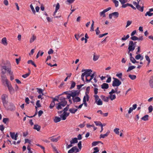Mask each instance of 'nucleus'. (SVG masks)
I'll list each match as a JSON object with an SVG mask.
<instances>
[{"label": "nucleus", "mask_w": 153, "mask_h": 153, "mask_svg": "<svg viewBox=\"0 0 153 153\" xmlns=\"http://www.w3.org/2000/svg\"><path fill=\"white\" fill-rule=\"evenodd\" d=\"M94 123L97 126H101L102 125L101 123L100 122L94 121Z\"/></svg>", "instance_id": "48"}, {"label": "nucleus", "mask_w": 153, "mask_h": 153, "mask_svg": "<svg viewBox=\"0 0 153 153\" xmlns=\"http://www.w3.org/2000/svg\"><path fill=\"white\" fill-rule=\"evenodd\" d=\"M1 42L4 45H7V39L6 37H4L1 40Z\"/></svg>", "instance_id": "19"}, {"label": "nucleus", "mask_w": 153, "mask_h": 153, "mask_svg": "<svg viewBox=\"0 0 153 153\" xmlns=\"http://www.w3.org/2000/svg\"><path fill=\"white\" fill-rule=\"evenodd\" d=\"M70 142L71 144L77 143H78L77 139L76 137L72 138V140Z\"/></svg>", "instance_id": "17"}, {"label": "nucleus", "mask_w": 153, "mask_h": 153, "mask_svg": "<svg viewBox=\"0 0 153 153\" xmlns=\"http://www.w3.org/2000/svg\"><path fill=\"white\" fill-rule=\"evenodd\" d=\"M132 22L131 21H128L127 22L126 25V28L128 26L130 25L131 24Z\"/></svg>", "instance_id": "49"}, {"label": "nucleus", "mask_w": 153, "mask_h": 153, "mask_svg": "<svg viewBox=\"0 0 153 153\" xmlns=\"http://www.w3.org/2000/svg\"><path fill=\"white\" fill-rule=\"evenodd\" d=\"M129 37V36L128 34L126 35V36H123V37L121 38V40L122 41H125Z\"/></svg>", "instance_id": "34"}, {"label": "nucleus", "mask_w": 153, "mask_h": 153, "mask_svg": "<svg viewBox=\"0 0 153 153\" xmlns=\"http://www.w3.org/2000/svg\"><path fill=\"white\" fill-rule=\"evenodd\" d=\"M149 82L150 86L151 88H153V76L150 77Z\"/></svg>", "instance_id": "16"}, {"label": "nucleus", "mask_w": 153, "mask_h": 153, "mask_svg": "<svg viewBox=\"0 0 153 153\" xmlns=\"http://www.w3.org/2000/svg\"><path fill=\"white\" fill-rule=\"evenodd\" d=\"M90 87L89 86H88L86 89V92H85V97H86L87 101H88L89 100V96L88 95V94L89 93V92L90 91Z\"/></svg>", "instance_id": "12"}, {"label": "nucleus", "mask_w": 153, "mask_h": 153, "mask_svg": "<svg viewBox=\"0 0 153 153\" xmlns=\"http://www.w3.org/2000/svg\"><path fill=\"white\" fill-rule=\"evenodd\" d=\"M10 136L13 139H14V137L15 136V132H10Z\"/></svg>", "instance_id": "47"}, {"label": "nucleus", "mask_w": 153, "mask_h": 153, "mask_svg": "<svg viewBox=\"0 0 153 153\" xmlns=\"http://www.w3.org/2000/svg\"><path fill=\"white\" fill-rule=\"evenodd\" d=\"M95 102L98 105H101L102 104V102L100 99L96 101Z\"/></svg>", "instance_id": "30"}, {"label": "nucleus", "mask_w": 153, "mask_h": 153, "mask_svg": "<svg viewBox=\"0 0 153 153\" xmlns=\"http://www.w3.org/2000/svg\"><path fill=\"white\" fill-rule=\"evenodd\" d=\"M30 7L33 13L35 14L36 13V11L32 4L30 5Z\"/></svg>", "instance_id": "42"}, {"label": "nucleus", "mask_w": 153, "mask_h": 153, "mask_svg": "<svg viewBox=\"0 0 153 153\" xmlns=\"http://www.w3.org/2000/svg\"><path fill=\"white\" fill-rule=\"evenodd\" d=\"M113 2L115 4V6L117 7L119 5V2L116 0H112Z\"/></svg>", "instance_id": "36"}, {"label": "nucleus", "mask_w": 153, "mask_h": 153, "mask_svg": "<svg viewBox=\"0 0 153 153\" xmlns=\"http://www.w3.org/2000/svg\"><path fill=\"white\" fill-rule=\"evenodd\" d=\"M131 39L133 40L136 41L138 40V38L135 36H133L131 37Z\"/></svg>", "instance_id": "50"}, {"label": "nucleus", "mask_w": 153, "mask_h": 153, "mask_svg": "<svg viewBox=\"0 0 153 153\" xmlns=\"http://www.w3.org/2000/svg\"><path fill=\"white\" fill-rule=\"evenodd\" d=\"M101 98L105 102H108L109 100V97H106L104 96L101 95Z\"/></svg>", "instance_id": "18"}, {"label": "nucleus", "mask_w": 153, "mask_h": 153, "mask_svg": "<svg viewBox=\"0 0 153 153\" xmlns=\"http://www.w3.org/2000/svg\"><path fill=\"white\" fill-rule=\"evenodd\" d=\"M65 98L63 97H61L60 100L61 101L56 105V108L57 109H61L62 107H64L67 104V102L65 100Z\"/></svg>", "instance_id": "2"}, {"label": "nucleus", "mask_w": 153, "mask_h": 153, "mask_svg": "<svg viewBox=\"0 0 153 153\" xmlns=\"http://www.w3.org/2000/svg\"><path fill=\"white\" fill-rule=\"evenodd\" d=\"M94 153H96L99 151L98 148L97 147H94Z\"/></svg>", "instance_id": "63"}, {"label": "nucleus", "mask_w": 153, "mask_h": 153, "mask_svg": "<svg viewBox=\"0 0 153 153\" xmlns=\"http://www.w3.org/2000/svg\"><path fill=\"white\" fill-rule=\"evenodd\" d=\"M111 9V7H109L104 10L103 11L101 12L100 13V16H102L103 17H105V13L110 10Z\"/></svg>", "instance_id": "9"}, {"label": "nucleus", "mask_w": 153, "mask_h": 153, "mask_svg": "<svg viewBox=\"0 0 153 153\" xmlns=\"http://www.w3.org/2000/svg\"><path fill=\"white\" fill-rule=\"evenodd\" d=\"M101 88L102 89H108L109 87V86L108 84L106 83H103L102 85H101Z\"/></svg>", "instance_id": "15"}, {"label": "nucleus", "mask_w": 153, "mask_h": 153, "mask_svg": "<svg viewBox=\"0 0 153 153\" xmlns=\"http://www.w3.org/2000/svg\"><path fill=\"white\" fill-rule=\"evenodd\" d=\"M136 7L139 11L142 12L143 10V7H141L139 4L137 5Z\"/></svg>", "instance_id": "21"}, {"label": "nucleus", "mask_w": 153, "mask_h": 153, "mask_svg": "<svg viewBox=\"0 0 153 153\" xmlns=\"http://www.w3.org/2000/svg\"><path fill=\"white\" fill-rule=\"evenodd\" d=\"M9 120L8 118H5L3 119V122L4 123L7 124V123H8Z\"/></svg>", "instance_id": "38"}, {"label": "nucleus", "mask_w": 153, "mask_h": 153, "mask_svg": "<svg viewBox=\"0 0 153 153\" xmlns=\"http://www.w3.org/2000/svg\"><path fill=\"white\" fill-rule=\"evenodd\" d=\"M4 65H1V73L2 74H5L6 73V71L8 72L10 75H13V72L11 71V66L9 62H7L6 64H5Z\"/></svg>", "instance_id": "1"}, {"label": "nucleus", "mask_w": 153, "mask_h": 153, "mask_svg": "<svg viewBox=\"0 0 153 153\" xmlns=\"http://www.w3.org/2000/svg\"><path fill=\"white\" fill-rule=\"evenodd\" d=\"M109 98L111 100H113L116 99V97L115 95L111 94L110 95Z\"/></svg>", "instance_id": "28"}, {"label": "nucleus", "mask_w": 153, "mask_h": 153, "mask_svg": "<svg viewBox=\"0 0 153 153\" xmlns=\"http://www.w3.org/2000/svg\"><path fill=\"white\" fill-rule=\"evenodd\" d=\"M94 97L95 98V102L100 99L99 98V97L97 95H94Z\"/></svg>", "instance_id": "56"}, {"label": "nucleus", "mask_w": 153, "mask_h": 153, "mask_svg": "<svg viewBox=\"0 0 153 153\" xmlns=\"http://www.w3.org/2000/svg\"><path fill=\"white\" fill-rule=\"evenodd\" d=\"M145 57L146 60L148 61V64H149L150 62V60L149 56H148L146 55L145 56Z\"/></svg>", "instance_id": "52"}, {"label": "nucleus", "mask_w": 153, "mask_h": 153, "mask_svg": "<svg viewBox=\"0 0 153 153\" xmlns=\"http://www.w3.org/2000/svg\"><path fill=\"white\" fill-rule=\"evenodd\" d=\"M73 148H74V152L75 151L76 152L75 153H77L79 152V149L76 146H74Z\"/></svg>", "instance_id": "55"}, {"label": "nucleus", "mask_w": 153, "mask_h": 153, "mask_svg": "<svg viewBox=\"0 0 153 153\" xmlns=\"http://www.w3.org/2000/svg\"><path fill=\"white\" fill-rule=\"evenodd\" d=\"M30 72L25 74H24L22 75V77L25 78H26L30 75Z\"/></svg>", "instance_id": "53"}, {"label": "nucleus", "mask_w": 153, "mask_h": 153, "mask_svg": "<svg viewBox=\"0 0 153 153\" xmlns=\"http://www.w3.org/2000/svg\"><path fill=\"white\" fill-rule=\"evenodd\" d=\"M117 76L119 78L121 79V80L123 81L124 80V79H123L122 78V73H120L119 74H116Z\"/></svg>", "instance_id": "33"}, {"label": "nucleus", "mask_w": 153, "mask_h": 153, "mask_svg": "<svg viewBox=\"0 0 153 153\" xmlns=\"http://www.w3.org/2000/svg\"><path fill=\"white\" fill-rule=\"evenodd\" d=\"M110 132L109 130H108L106 134H101L100 135V138H104L105 137H107L109 134Z\"/></svg>", "instance_id": "13"}, {"label": "nucleus", "mask_w": 153, "mask_h": 153, "mask_svg": "<svg viewBox=\"0 0 153 153\" xmlns=\"http://www.w3.org/2000/svg\"><path fill=\"white\" fill-rule=\"evenodd\" d=\"M119 1L122 4H124L128 1V0H119Z\"/></svg>", "instance_id": "51"}, {"label": "nucleus", "mask_w": 153, "mask_h": 153, "mask_svg": "<svg viewBox=\"0 0 153 153\" xmlns=\"http://www.w3.org/2000/svg\"><path fill=\"white\" fill-rule=\"evenodd\" d=\"M149 115H146L141 118V119L144 121H147L148 120Z\"/></svg>", "instance_id": "32"}, {"label": "nucleus", "mask_w": 153, "mask_h": 153, "mask_svg": "<svg viewBox=\"0 0 153 153\" xmlns=\"http://www.w3.org/2000/svg\"><path fill=\"white\" fill-rule=\"evenodd\" d=\"M152 15H153V13H151V12L149 11L147 12L145 14V16H146L148 15L149 16H151Z\"/></svg>", "instance_id": "44"}, {"label": "nucleus", "mask_w": 153, "mask_h": 153, "mask_svg": "<svg viewBox=\"0 0 153 153\" xmlns=\"http://www.w3.org/2000/svg\"><path fill=\"white\" fill-rule=\"evenodd\" d=\"M1 99L4 106V107L8 103V96L5 94L2 95L1 96Z\"/></svg>", "instance_id": "6"}, {"label": "nucleus", "mask_w": 153, "mask_h": 153, "mask_svg": "<svg viewBox=\"0 0 153 153\" xmlns=\"http://www.w3.org/2000/svg\"><path fill=\"white\" fill-rule=\"evenodd\" d=\"M75 0H67L65 1L67 4H69L73 3Z\"/></svg>", "instance_id": "37"}, {"label": "nucleus", "mask_w": 153, "mask_h": 153, "mask_svg": "<svg viewBox=\"0 0 153 153\" xmlns=\"http://www.w3.org/2000/svg\"><path fill=\"white\" fill-rule=\"evenodd\" d=\"M130 59V61L132 63H135L136 62H137V61L133 57H131Z\"/></svg>", "instance_id": "43"}, {"label": "nucleus", "mask_w": 153, "mask_h": 153, "mask_svg": "<svg viewBox=\"0 0 153 153\" xmlns=\"http://www.w3.org/2000/svg\"><path fill=\"white\" fill-rule=\"evenodd\" d=\"M1 81L4 85L5 86L8 84L10 82L7 79L6 76L4 75V74H2L1 73Z\"/></svg>", "instance_id": "4"}, {"label": "nucleus", "mask_w": 153, "mask_h": 153, "mask_svg": "<svg viewBox=\"0 0 153 153\" xmlns=\"http://www.w3.org/2000/svg\"><path fill=\"white\" fill-rule=\"evenodd\" d=\"M74 152V148L72 147L68 151V153H73Z\"/></svg>", "instance_id": "64"}, {"label": "nucleus", "mask_w": 153, "mask_h": 153, "mask_svg": "<svg viewBox=\"0 0 153 153\" xmlns=\"http://www.w3.org/2000/svg\"><path fill=\"white\" fill-rule=\"evenodd\" d=\"M113 16H115L116 17H118L119 16V13L118 12H115L112 13Z\"/></svg>", "instance_id": "54"}, {"label": "nucleus", "mask_w": 153, "mask_h": 153, "mask_svg": "<svg viewBox=\"0 0 153 153\" xmlns=\"http://www.w3.org/2000/svg\"><path fill=\"white\" fill-rule=\"evenodd\" d=\"M119 129L118 128H116L114 129V132L117 134H119L120 132L119 131Z\"/></svg>", "instance_id": "45"}, {"label": "nucleus", "mask_w": 153, "mask_h": 153, "mask_svg": "<svg viewBox=\"0 0 153 153\" xmlns=\"http://www.w3.org/2000/svg\"><path fill=\"white\" fill-rule=\"evenodd\" d=\"M128 77L132 80H134L136 78V76L135 75L129 74Z\"/></svg>", "instance_id": "29"}, {"label": "nucleus", "mask_w": 153, "mask_h": 153, "mask_svg": "<svg viewBox=\"0 0 153 153\" xmlns=\"http://www.w3.org/2000/svg\"><path fill=\"white\" fill-rule=\"evenodd\" d=\"M55 103L54 101H52L49 107L51 109L52 108L55 106Z\"/></svg>", "instance_id": "46"}, {"label": "nucleus", "mask_w": 153, "mask_h": 153, "mask_svg": "<svg viewBox=\"0 0 153 153\" xmlns=\"http://www.w3.org/2000/svg\"><path fill=\"white\" fill-rule=\"evenodd\" d=\"M136 68V67L135 66L132 65L131 66H130L128 68V69L127 70V72H128Z\"/></svg>", "instance_id": "26"}, {"label": "nucleus", "mask_w": 153, "mask_h": 153, "mask_svg": "<svg viewBox=\"0 0 153 153\" xmlns=\"http://www.w3.org/2000/svg\"><path fill=\"white\" fill-rule=\"evenodd\" d=\"M27 63L28 64H31L32 65H33L35 67H36V65L34 63V62L32 61V60H29L27 61Z\"/></svg>", "instance_id": "31"}, {"label": "nucleus", "mask_w": 153, "mask_h": 153, "mask_svg": "<svg viewBox=\"0 0 153 153\" xmlns=\"http://www.w3.org/2000/svg\"><path fill=\"white\" fill-rule=\"evenodd\" d=\"M99 56L95 55V54H94L93 60L94 61H97L99 58Z\"/></svg>", "instance_id": "39"}, {"label": "nucleus", "mask_w": 153, "mask_h": 153, "mask_svg": "<svg viewBox=\"0 0 153 153\" xmlns=\"http://www.w3.org/2000/svg\"><path fill=\"white\" fill-rule=\"evenodd\" d=\"M135 45H134V43L132 41H130L129 42L128 50L129 53L130 51H133L135 49Z\"/></svg>", "instance_id": "5"}, {"label": "nucleus", "mask_w": 153, "mask_h": 153, "mask_svg": "<svg viewBox=\"0 0 153 153\" xmlns=\"http://www.w3.org/2000/svg\"><path fill=\"white\" fill-rule=\"evenodd\" d=\"M33 128L39 131L40 129V127L38 125H35L34 126Z\"/></svg>", "instance_id": "27"}, {"label": "nucleus", "mask_w": 153, "mask_h": 153, "mask_svg": "<svg viewBox=\"0 0 153 153\" xmlns=\"http://www.w3.org/2000/svg\"><path fill=\"white\" fill-rule=\"evenodd\" d=\"M99 27H97L95 30V31L96 32V34L97 35H99L100 33V31L99 30Z\"/></svg>", "instance_id": "59"}, {"label": "nucleus", "mask_w": 153, "mask_h": 153, "mask_svg": "<svg viewBox=\"0 0 153 153\" xmlns=\"http://www.w3.org/2000/svg\"><path fill=\"white\" fill-rule=\"evenodd\" d=\"M36 105L38 107H40L41 106L40 104V101L39 100H37L36 103Z\"/></svg>", "instance_id": "57"}, {"label": "nucleus", "mask_w": 153, "mask_h": 153, "mask_svg": "<svg viewBox=\"0 0 153 153\" xmlns=\"http://www.w3.org/2000/svg\"><path fill=\"white\" fill-rule=\"evenodd\" d=\"M69 105H67L66 107L65 108L63 109L64 112H66L67 111L69 108Z\"/></svg>", "instance_id": "60"}, {"label": "nucleus", "mask_w": 153, "mask_h": 153, "mask_svg": "<svg viewBox=\"0 0 153 153\" xmlns=\"http://www.w3.org/2000/svg\"><path fill=\"white\" fill-rule=\"evenodd\" d=\"M114 79L112 82V85L113 87H118L121 84V82L118 79L113 77Z\"/></svg>", "instance_id": "7"}, {"label": "nucleus", "mask_w": 153, "mask_h": 153, "mask_svg": "<svg viewBox=\"0 0 153 153\" xmlns=\"http://www.w3.org/2000/svg\"><path fill=\"white\" fill-rule=\"evenodd\" d=\"M4 107L7 110H9L12 111L15 109V107L13 104L12 103H9L8 105L7 104V105L4 106Z\"/></svg>", "instance_id": "8"}, {"label": "nucleus", "mask_w": 153, "mask_h": 153, "mask_svg": "<svg viewBox=\"0 0 153 153\" xmlns=\"http://www.w3.org/2000/svg\"><path fill=\"white\" fill-rule=\"evenodd\" d=\"M61 120L60 117H55V119H54V121L55 123L59 122Z\"/></svg>", "instance_id": "25"}, {"label": "nucleus", "mask_w": 153, "mask_h": 153, "mask_svg": "<svg viewBox=\"0 0 153 153\" xmlns=\"http://www.w3.org/2000/svg\"><path fill=\"white\" fill-rule=\"evenodd\" d=\"M71 94V96L72 97V98L76 97V96H78L80 94V91L77 90L74 91H70Z\"/></svg>", "instance_id": "10"}, {"label": "nucleus", "mask_w": 153, "mask_h": 153, "mask_svg": "<svg viewBox=\"0 0 153 153\" xmlns=\"http://www.w3.org/2000/svg\"><path fill=\"white\" fill-rule=\"evenodd\" d=\"M60 7L59 4V3H57L56 4L55 8V12H57L58 10L59 9Z\"/></svg>", "instance_id": "40"}, {"label": "nucleus", "mask_w": 153, "mask_h": 153, "mask_svg": "<svg viewBox=\"0 0 153 153\" xmlns=\"http://www.w3.org/2000/svg\"><path fill=\"white\" fill-rule=\"evenodd\" d=\"M60 117L61 118H62V120H65L66 119L67 117L66 116L65 114L63 113L60 116Z\"/></svg>", "instance_id": "35"}, {"label": "nucleus", "mask_w": 153, "mask_h": 153, "mask_svg": "<svg viewBox=\"0 0 153 153\" xmlns=\"http://www.w3.org/2000/svg\"><path fill=\"white\" fill-rule=\"evenodd\" d=\"M81 143H82L81 141H79V142L78 143V147L80 149H81L82 148Z\"/></svg>", "instance_id": "62"}, {"label": "nucleus", "mask_w": 153, "mask_h": 153, "mask_svg": "<svg viewBox=\"0 0 153 153\" xmlns=\"http://www.w3.org/2000/svg\"><path fill=\"white\" fill-rule=\"evenodd\" d=\"M92 71L91 69H82V72H83L82 74H83L84 76L85 77V79H87V78L91 76Z\"/></svg>", "instance_id": "3"}, {"label": "nucleus", "mask_w": 153, "mask_h": 153, "mask_svg": "<svg viewBox=\"0 0 153 153\" xmlns=\"http://www.w3.org/2000/svg\"><path fill=\"white\" fill-rule=\"evenodd\" d=\"M72 99L74 102H79L81 101L80 98L78 97H73Z\"/></svg>", "instance_id": "14"}, {"label": "nucleus", "mask_w": 153, "mask_h": 153, "mask_svg": "<svg viewBox=\"0 0 153 153\" xmlns=\"http://www.w3.org/2000/svg\"><path fill=\"white\" fill-rule=\"evenodd\" d=\"M149 111V113L151 112L153 110V107L152 105H150L148 108Z\"/></svg>", "instance_id": "61"}, {"label": "nucleus", "mask_w": 153, "mask_h": 153, "mask_svg": "<svg viewBox=\"0 0 153 153\" xmlns=\"http://www.w3.org/2000/svg\"><path fill=\"white\" fill-rule=\"evenodd\" d=\"M50 140L51 141H52L54 142H56L58 141L59 139V137L55 138H52V137H50Z\"/></svg>", "instance_id": "24"}, {"label": "nucleus", "mask_w": 153, "mask_h": 153, "mask_svg": "<svg viewBox=\"0 0 153 153\" xmlns=\"http://www.w3.org/2000/svg\"><path fill=\"white\" fill-rule=\"evenodd\" d=\"M130 4L127 3L122 4V7L123 8H126L128 6H129Z\"/></svg>", "instance_id": "58"}, {"label": "nucleus", "mask_w": 153, "mask_h": 153, "mask_svg": "<svg viewBox=\"0 0 153 153\" xmlns=\"http://www.w3.org/2000/svg\"><path fill=\"white\" fill-rule=\"evenodd\" d=\"M6 86L7 87L8 90L9 91L10 93L11 94L13 93L14 91V89L12 87L10 83V82Z\"/></svg>", "instance_id": "11"}, {"label": "nucleus", "mask_w": 153, "mask_h": 153, "mask_svg": "<svg viewBox=\"0 0 153 153\" xmlns=\"http://www.w3.org/2000/svg\"><path fill=\"white\" fill-rule=\"evenodd\" d=\"M78 110L77 109H75L74 108H70L69 111L72 114H75Z\"/></svg>", "instance_id": "20"}, {"label": "nucleus", "mask_w": 153, "mask_h": 153, "mask_svg": "<svg viewBox=\"0 0 153 153\" xmlns=\"http://www.w3.org/2000/svg\"><path fill=\"white\" fill-rule=\"evenodd\" d=\"M76 85V83L74 82V81H72L71 82V86L70 88V89H72L73 88H74Z\"/></svg>", "instance_id": "41"}, {"label": "nucleus", "mask_w": 153, "mask_h": 153, "mask_svg": "<svg viewBox=\"0 0 153 153\" xmlns=\"http://www.w3.org/2000/svg\"><path fill=\"white\" fill-rule=\"evenodd\" d=\"M36 36L34 35H33L32 37L30 38V43L33 42L36 39Z\"/></svg>", "instance_id": "23"}, {"label": "nucleus", "mask_w": 153, "mask_h": 153, "mask_svg": "<svg viewBox=\"0 0 153 153\" xmlns=\"http://www.w3.org/2000/svg\"><path fill=\"white\" fill-rule=\"evenodd\" d=\"M86 97H85V96H84L83 98V103L82 104H83V105H84V106L85 107H87V103H86Z\"/></svg>", "instance_id": "22"}]
</instances>
